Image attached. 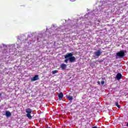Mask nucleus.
<instances>
[{
  "label": "nucleus",
  "instance_id": "f257e3e1",
  "mask_svg": "<svg viewBox=\"0 0 128 128\" xmlns=\"http://www.w3.org/2000/svg\"><path fill=\"white\" fill-rule=\"evenodd\" d=\"M72 56H74L72 53H68L67 54L65 55L64 58H69L70 62H76V57Z\"/></svg>",
  "mask_w": 128,
  "mask_h": 128
},
{
  "label": "nucleus",
  "instance_id": "f03ea898",
  "mask_svg": "<svg viewBox=\"0 0 128 128\" xmlns=\"http://www.w3.org/2000/svg\"><path fill=\"white\" fill-rule=\"evenodd\" d=\"M32 109L28 108L26 110V116L27 118H28L30 120H32V116L30 115L32 114Z\"/></svg>",
  "mask_w": 128,
  "mask_h": 128
},
{
  "label": "nucleus",
  "instance_id": "7ed1b4c3",
  "mask_svg": "<svg viewBox=\"0 0 128 128\" xmlns=\"http://www.w3.org/2000/svg\"><path fill=\"white\" fill-rule=\"evenodd\" d=\"M116 56L118 58H123L124 56V50H120L116 54Z\"/></svg>",
  "mask_w": 128,
  "mask_h": 128
},
{
  "label": "nucleus",
  "instance_id": "20e7f679",
  "mask_svg": "<svg viewBox=\"0 0 128 128\" xmlns=\"http://www.w3.org/2000/svg\"><path fill=\"white\" fill-rule=\"evenodd\" d=\"M102 54V52H100V50H98L97 52H94L95 56H97L98 58V56H100Z\"/></svg>",
  "mask_w": 128,
  "mask_h": 128
},
{
  "label": "nucleus",
  "instance_id": "39448f33",
  "mask_svg": "<svg viewBox=\"0 0 128 128\" xmlns=\"http://www.w3.org/2000/svg\"><path fill=\"white\" fill-rule=\"evenodd\" d=\"M38 75H35L34 77L32 78L31 82H36V80H39Z\"/></svg>",
  "mask_w": 128,
  "mask_h": 128
},
{
  "label": "nucleus",
  "instance_id": "423d86ee",
  "mask_svg": "<svg viewBox=\"0 0 128 128\" xmlns=\"http://www.w3.org/2000/svg\"><path fill=\"white\" fill-rule=\"evenodd\" d=\"M60 68L62 69V70H66V64H62L60 66Z\"/></svg>",
  "mask_w": 128,
  "mask_h": 128
},
{
  "label": "nucleus",
  "instance_id": "0eeeda50",
  "mask_svg": "<svg viewBox=\"0 0 128 128\" xmlns=\"http://www.w3.org/2000/svg\"><path fill=\"white\" fill-rule=\"evenodd\" d=\"M116 78L118 80H120L122 78V74H120V73H118L116 76Z\"/></svg>",
  "mask_w": 128,
  "mask_h": 128
},
{
  "label": "nucleus",
  "instance_id": "6e6552de",
  "mask_svg": "<svg viewBox=\"0 0 128 128\" xmlns=\"http://www.w3.org/2000/svg\"><path fill=\"white\" fill-rule=\"evenodd\" d=\"M6 116H7V118H10V116H12V113H10V112L8 111H6Z\"/></svg>",
  "mask_w": 128,
  "mask_h": 128
},
{
  "label": "nucleus",
  "instance_id": "1a4fd4ad",
  "mask_svg": "<svg viewBox=\"0 0 128 128\" xmlns=\"http://www.w3.org/2000/svg\"><path fill=\"white\" fill-rule=\"evenodd\" d=\"M58 96L60 100H62V98H64V94H62V92H60L58 94Z\"/></svg>",
  "mask_w": 128,
  "mask_h": 128
},
{
  "label": "nucleus",
  "instance_id": "9d476101",
  "mask_svg": "<svg viewBox=\"0 0 128 128\" xmlns=\"http://www.w3.org/2000/svg\"><path fill=\"white\" fill-rule=\"evenodd\" d=\"M115 105L117 108H120V106L118 104V102H115Z\"/></svg>",
  "mask_w": 128,
  "mask_h": 128
},
{
  "label": "nucleus",
  "instance_id": "9b49d317",
  "mask_svg": "<svg viewBox=\"0 0 128 128\" xmlns=\"http://www.w3.org/2000/svg\"><path fill=\"white\" fill-rule=\"evenodd\" d=\"M68 100H74V98H72V96H68Z\"/></svg>",
  "mask_w": 128,
  "mask_h": 128
},
{
  "label": "nucleus",
  "instance_id": "f8f14e48",
  "mask_svg": "<svg viewBox=\"0 0 128 128\" xmlns=\"http://www.w3.org/2000/svg\"><path fill=\"white\" fill-rule=\"evenodd\" d=\"M58 72V70H54L52 72V74H56Z\"/></svg>",
  "mask_w": 128,
  "mask_h": 128
},
{
  "label": "nucleus",
  "instance_id": "ddd939ff",
  "mask_svg": "<svg viewBox=\"0 0 128 128\" xmlns=\"http://www.w3.org/2000/svg\"><path fill=\"white\" fill-rule=\"evenodd\" d=\"M68 58H66V59L64 60V62H66V64H68Z\"/></svg>",
  "mask_w": 128,
  "mask_h": 128
},
{
  "label": "nucleus",
  "instance_id": "4468645a",
  "mask_svg": "<svg viewBox=\"0 0 128 128\" xmlns=\"http://www.w3.org/2000/svg\"><path fill=\"white\" fill-rule=\"evenodd\" d=\"M101 84H102V86H104V80L102 81Z\"/></svg>",
  "mask_w": 128,
  "mask_h": 128
},
{
  "label": "nucleus",
  "instance_id": "2eb2a0df",
  "mask_svg": "<svg viewBox=\"0 0 128 128\" xmlns=\"http://www.w3.org/2000/svg\"><path fill=\"white\" fill-rule=\"evenodd\" d=\"M98 84H100V81H98Z\"/></svg>",
  "mask_w": 128,
  "mask_h": 128
},
{
  "label": "nucleus",
  "instance_id": "dca6fc26",
  "mask_svg": "<svg viewBox=\"0 0 128 128\" xmlns=\"http://www.w3.org/2000/svg\"><path fill=\"white\" fill-rule=\"evenodd\" d=\"M70 2H76V0H70Z\"/></svg>",
  "mask_w": 128,
  "mask_h": 128
},
{
  "label": "nucleus",
  "instance_id": "f3484780",
  "mask_svg": "<svg viewBox=\"0 0 128 128\" xmlns=\"http://www.w3.org/2000/svg\"><path fill=\"white\" fill-rule=\"evenodd\" d=\"M92 128H98V127H96V126H94V127H92Z\"/></svg>",
  "mask_w": 128,
  "mask_h": 128
},
{
  "label": "nucleus",
  "instance_id": "a211bd4d",
  "mask_svg": "<svg viewBox=\"0 0 128 128\" xmlns=\"http://www.w3.org/2000/svg\"><path fill=\"white\" fill-rule=\"evenodd\" d=\"M126 126H128V122L126 124Z\"/></svg>",
  "mask_w": 128,
  "mask_h": 128
},
{
  "label": "nucleus",
  "instance_id": "6ab92c4d",
  "mask_svg": "<svg viewBox=\"0 0 128 128\" xmlns=\"http://www.w3.org/2000/svg\"><path fill=\"white\" fill-rule=\"evenodd\" d=\"M0 96H2V94H0Z\"/></svg>",
  "mask_w": 128,
  "mask_h": 128
}]
</instances>
